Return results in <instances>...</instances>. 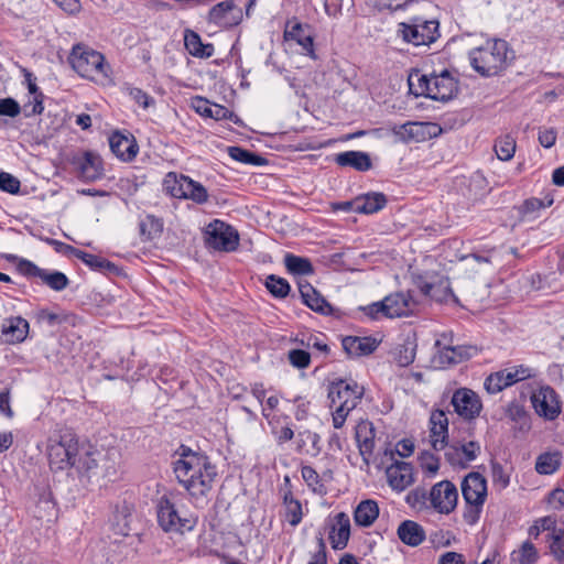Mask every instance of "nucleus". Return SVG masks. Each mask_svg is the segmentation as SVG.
Listing matches in <instances>:
<instances>
[{"mask_svg": "<svg viewBox=\"0 0 564 564\" xmlns=\"http://www.w3.org/2000/svg\"><path fill=\"white\" fill-rule=\"evenodd\" d=\"M174 474L197 507L207 505L216 481L217 469L206 455L191 449L184 451L174 463Z\"/></svg>", "mask_w": 564, "mask_h": 564, "instance_id": "1", "label": "nucleus"}, {"mask_svg": "<svg viewBox=\"0 0 564 564\" xmlns=\"http://www.w3.org/2000/svg\"><path fill=\"white\" fill-rule=\"evenodd\" d=\"M68 61L73 69L85 79L102 86L111 82L112 69L104 54L86 44L74 45Z\"/></svg>", "mask_w": 564, "mask_h": 564, "instance_id": "2", "label": "nucleus"}, {"mask_svg": "<svg viewBox=\"0 0 564 564\" xmlns=\"http://www.w3.org/2000/svg\"><path fill=\"white\" fill-rule=\"evenodd\" d=\"M468 57L478 74L489 77L502 72L513 56L505 40L492 39L469 51Z\"/></svg>", "mask_w": 564, "mask_h": 564, "instance_id": "3", "label": "nucleus"}, {"mask_svg": "<svg viewBox=\"0 0 564 564\" xmlns=\"http://www.w3.org/2000/svg\"><path fill=\"white\" fill-rule=\"evenodd\" d=\"M409 86L416 96H425L436 101L449 100L457 90V83L447 70L440 75H411Z\"/></svg>", "mask_w": 564, "mask_h": 564, "instance_id": "4", "label": "nucleus"}, {"mask_svg": "<svg viewBox=\"0 0 564 564\" xmlns=\"http://www.w3.org/2000/svg\"><path fill=\"white\" fill-rule=\"evenodd\" d=\"M156 516L159 525L165 532L185 533L192 531L197 519L183 513L178 506L169 496H162L156 503Z\"/></svg>", "mask_w": 564, "mask_h": 564, "instance_id": "5", "label": "nucleus"}, {"mask_svg": "<svg viewBox=\"0 0 564 564\" xmlns=\"http://www.w3.org/2000/svg\"><path fill=\"white\" fill-rule=\"evenodd\" d=\"M79 443L70 432H65L57 437L51 436L47 441V456L50 466L55 470H64L72 467Z\"/></svg>", "mask_w": 564, "mask_h": 564, "instance_id": "6", "label": "nucleus"}, {"mask_svg": "<svg viewBox=\"0 0 564 564\" xmlns=\"http://www.w3.org/2000/svg\"><path fill=\"white\" fill-rule=\"evenodd\" d=\"M398 34L403 41L415 46L429 45L438 36V22L413 17L408 22L399 23Z\"/></svg>", "mask_w": 564, "mask_h": 564, "instance_id": "7", "label": "nucleus"}, {"mask_svg": "<svg viewBox=\"0 0 564 564\" xmlns=\"http://www.w3.org/2000/svg\"><path fill=\"white\" fill-rule=\"evenodd\" d=\"M205 242L208 247L230 252L239 245V235L230 225L215 219L205 229Z\"/></svg>", "mask_w": 564, "mask_h": 564, "instance_id": "8", "label": "nucleus"}, {"mask_svg": "<svg viewBox=\"0 0 564 564\" xmlns=\"http://www.w3.org/2000/svg\"><path fill=\"white\" fill-rule=\"evenodd\" d=\"M105 459V456L90 444H80L77 448L75 457H73L72 467H74L82 478L91 480L100 476L105 477L108 474H101L99 470V463Z\"/></svg>", "mask_w": 564, "mask_h": 564, "instance_id": "9", "label": "nucleus"}, {"mask_svg": "<svg viewBox=\"0 0 564 564\" xmlns=\"http://www.w3.org/2000/svg\"><path fill=\"white\" fill-rule=\"evenodd\" d=\"M364 395V388L356 382L339 380L328 387V399L332 405H343L346 410H354Z\"/></svg>", "mask_w": 564, "mask_h": 564, "instance_id": "10", "label": "nucleus"}, {"mask_svg": "<svg viewBox=\"0 0 564 564\" xmlns=\"http://www.w3.org/2000/svg\"><path fill=\"white\" fill-rule=\"evenodd\" d=\"M462 495L467 505L479 513L487 498V481L479 473H469L462 481ZM477 516L473 518V521Z\"/></svg>", "mask_w": 564, "mask_h": 564, "instance_id": "11", "label": "nucleus"}, {"mask_svg": "<svg viewBox=\"0 0 564 564\" xmlns=\"http://www.w3.org/2000/svg\"><path fill=\"white\" fill-rule=\"evenodd\" d=\"M458 491L449 480H442L435 484L430 491V502L440 513L448 514L457 506Z\"/></svg>", "mask_w": 564, "mask_h": 564, "instance_id": "12", "label": "nucleus"}, {"mask_svg": "<svg viewBox=\"0 0 564 564\" xmlns=\"http://www.w3.org/2000/svg\"><path fill=\"white\" fill-rule=\"evenodd\" d=\"M531 403L536 414L545 420L553 421L561 413V403L557 394L549 386L541 387L533 392Z\"/></svg>", "mask_w": 564, "mask_h": 564, "instance_id": "13", "label": "nucleus"}, {"mask_svg": "<svg viewBox=\"0 0 564 564\" xmlns=\"http://www.w3.org/2000/svg\"><path fill=\"white\" fill-rule=\"evenodd\" d=\"M455 412L465 420H474L479 416L482 403L479 395L468 388L457 389L451 400Z\"/></svg>", "mask_w": 564, "mask_h": 564, "instance_id": "14", "label": "nucleus"}, {"mask_svg": "<svg viewBox=\"0 0 564 564\" xmlns=\"http://www.w3.org/2000/svg\"><path fill=\"white\" fill-rule=\"evenodd\" d=\"M386 305V317L395 318L412 314L416 302L409 292H397L383 299Z\"/></svg>", "mask_w": 564, "mask_h": 564, "instance_id": "15", "label": "nucleus"}, {"mask_svg": "<svg viewBox=\"0 0 564 564\" xmlns=\"http://www.w3.org/2000/svg\"><path fill=\"white\" fill-rule=\"evenodd\" d=\"M430 443L435 451L446 447L448 437V419L443 410H435L430 416Z\"/></svg>", "mask_w": 564, "mask_h": 564, "instance_id": "16", "label": "nucleus"}, {"mask_svg": "<svg viewBox=\"0 0 564 564\" xmlns=\"http://www.w3.org/2000/svg\"><path fill=\"white\" fill-rule=\"evenodd\" d=\"M389 485L398 491H403L413 482L412 466L405 462H395L386 469Z\"/></svg>", "mask_w": 564, "mask_h": 564, "instance_id": "17", "label": "nucleus"}, {"mask_svg": "<svg viewBox=\"0 0 564 564\" xmlns=\"http://www.w3.org/2000/svg\"><path fill=\"white\" fill-rule=\"evenodd\" d=\"M284 39L285 41H295L308 56L315 58L313 37L297 20L293 19L286 22Z\"/></svg>", "mask_w": 564, "mask_h": 564, "instance_id": "18", "label": "nucleus"}, {"mask_svg": "<svg viewBox=\"0 0 564 564\" xmlns=\"http://www.w3.org/2000/svg\"><path fill=\"white\" fill-rule=\"evenodd\" d=\"M112 153L122 161H131L138 153V145L133 138L115 132L109 138Z\"/></svg>", "mask_w": 564, "mask_h": 564, "instance_id": "19", "label": "nucleus"}, {"mask_svg": "<svg viewBox=\"0 0 564 564\" xmlns=\"http://www.w3.org/2000/svg\"><path fill=\"white\" fill-rule=\"evenodd\" d=\"M350 536V519L347 513L339 512L329 532V541L334 550L346 547Z\"/></svg>", "mask_w": 564, "mask_h": 564, "instance_id": "20", "label": "nucleus"}, {"mask_svg": "<svg viewBox=\"0 0 564 564\" xmlns=\"http://www.w3.org/2000/svg\"><path fill=\"white\" fill-rule=\"evenodd\" d=\"M79 176L84 181H96L104 174L102 162L99 155L93 152H86L76 161Z\"/></svg>", "mask_w": 564, "mask_h": 564, "instance_id": "21", "label": "nucleus"}, {"mask_svg": "<svg viewBox=\"0 0 564 564\" xmlns=\"http://www.w3.org/2000/svg\"><path fill=\"white\" fill-rule=\"evenodd\" d=\"M299 290L304 304L311 310L324 315L332 314L330 304L310 283L300 282Z\"/></svg>", "mask_w": 564, "mask_h": 564, "instance_id": "22", "label": "nucleus"}, {"mask_svg": "<svg viewBox=\"0 0 564 564\" xmlns=\"http://www.w3.org/2000/svg\"><path fill=\"white\" fill-rule=\"evenodd\" d=\"M29 333V323L26 319L17 316L3 321L2 335L6 341L10 344L22 343Z\"/></svg>", "mask_w": 564, "mask_h": 564, "instance_id": "23", "label": "nucleus"}, {"mask_svg": "<svg viewBox=\"0 0 564 564\" xmlns=\"http://www.w3.org/2000/svg\"><path fill=\"white\" fill-rule=\"evenodd\" d=\"M398 538L402 543L415 547L425 540V531L421 524L412 520H404L397 530Z\"/></svg>", "mask_w": 564, "mask_h": 564, "instance_id": "24", "label": "nucleus"}, {"mask_svg": "<svg viewBox=\"0 0 564 564\" xmlns=\"http://www.w3.org/2000/svg\"><path fill=\"white\" fill-rule=\"evenodd\" d=\"M378 343L371 337L347 336L343 339V348L350 357H360L376 350Z\"/></svg>", "mask_w": 564, "mask_h": 564, "instance_id": "25", "label": "nucleus"}, {"mask_svg": "<svg viewBox=\"0 0 564 564\" xmlns=\"http://www.w3.org/2000/svg\"><path fill=\"white\" fill-rule=\"evenodd\" d=\"M355 213L359 214H373L381 210L386 204L387 198L382 193H367L354 199Z\"/></svg>", "mask_w": 564, "mask_h": 564, "instance_id": "26", "label": "nucleus"}, {"mask_svg": "<svg viewBox=\"0 0 564 564\" xmlns=\"http://www.w3.org/2000/svg\"><path fill=\"white\" fill-rule=\"evenodd\" d=\"M379 516V507L375 500L367 499L359 502L354 512V519L357 525L368 528Z\"/></svg>", "mask_w": 564, "mask_h": 564, "instance_id": "27", "label": "nucleus"}, {"mask_svg": "<svg viewBox=\"0 0 564 564\" xmlns=\"http://www.w3.org/2000/svg\"><path fill=\"white\" fill-rule=\"evenodd\" d=\"M475 350L471 346L448 345L440 349V359L442 364L456 365L470 358Z\"/></svg>", "mask_w": 564, "mask_h": 564, "instance_id": "28", "label": "nucleus"}, {"mask_svg": "<svg viewBox=\"0 0 564 564\" xmlns=\"http://www.w3.org/2000/svg\"><path fill=\"white\" fill-rule=\"evenodd\" d=\"M421 291L437 302H448L449 300L457 301L454 293L449 288L447 279H441L437 283H422L419 284Z\"/></svg>", "mask_w": 564, "mask_h": 564, "instance_id": "29", "label": "nucleus"}, {"mask_svg": "<svg viewBox=\"0 0 564 564\" xmlns=\"http://www.w3.org/2000/svg\"><path fill=\"white\" fill-rule=\"evenodd\" d=\"M335 162L340 166H351L357 171H368L371 161L367 153L359 151H347L336 155Z\"/></svg>", "mask_w": 564, "mask_h": 564, "instance_id": "30", "label": "nucleus"}, {"mask_svg": "<svg viewBox=\"0 0 564 564\" xmlns=\"http://www.w3.org/2000/svg\"><path fill=\"white\" fill-rule=\"evenodd\" d=\"M356 438L359 452L364 460L368 464L375 448L373 429L368 423L358 425L356 430Z\"/></svg>", "mask_w": 564, "mask_h": 564, "instance_id": "31", "label": "nucleus"}, {"mask_svg": "<svg viewBox=\"0 0 564 564\" xmlns=\"http://www.w3.org/2000/svg\"><path fill=\"white\" fill-rule=\"evenodd\" d=\"M186 50L196 57H210L214 53L212 44H204L200 36L194 31H186L184 36Z\"/></svg>", "mask_w": 564, "mask_h": 564, "instance_id": "32", "label": "nucleus"}, {"mask_svg": "<svg viewBox=\"0 0 564 564\" xmlns=\"http://www.w3.org/2000/svg\"><path fill=\"white\" fill-rule=\"evenodd\" d=\"M284 265L286 270L294 275H311L314 273V268L307 258L292 253L284 256Z\"/></svg>", "mask_w": 564, "mask_h": 564, "instance_id": "33", "label": "nucleus"}, {"mask_svg": "<svg viewBox=\"0 0 564 564\" xmlns=\"http://www.w3.org/2000/svg\"><path fill=\"white\" fill-rule=\"evenodd\" d=\"M301 475L305 484L315 492L318 495H325L326 494V487L323 482V478L332 477V473L327 471L321 477L318 473L308 465H305L301 468Z\"/></svg>", "mask_w": 564, "mask_h": 564, "instance_id": "34", "label": "nucleus"}, {"mask_svg": "<svg viewBox=\"0 0 564 564\" xmlns=\"http://www.w3.org/2000/svg\"><path fill=\"white\" fill-rule=\"evenodd\" d=\"M561 465V454L558 452L543 453L538 456L535 470L541 475H551L555 473Z\"/></svg>", "mask_w": 564, "mask_h": 564, "instance_id": "35", "label": "nucleus"}, {"mask_svg": "<svg viewBox=\"0 0 564 564\" xmlns=\"http://www.w3.org/2000/svg\"><path fill=\"white\" fill-rule=\"evenodd\" d=\"M140 234L145 240L159 237L163 231V221L153 215H147L140 221Z\"/></svg>", "mask_w": 564, "mask_h": 564, "instance_id": "36", "label": "nucleus"}, {"mask_svg": "<svg viewBox=\"0 0 564 564\" xmlns=\"http://www.w3.org/2000/svg\"><path fill=\"white\" fill-rule=\"evenodd\" d=\"M188 176H185L183 174L178 175L174 172H170L165 175L163 180V187L171 196L175 198H182V195L184 194L183 187H185V184L187 182Z\"/></svg>", "mask_w": 564, "mask_h": 564, "instance_id": "37", "label": "nucleus"}, {"mask_svg": "<svg viewBox=\"0 0 564 564\" xmlns=\"http://www.w3.org/2000/svg\"><path fill=\"white\" fill-rule=\"evenodd\" d=\"M184 194L182 195L183 199H191L196 204H205L208 200L207 189L198 182L187 178L185 187H183Z\"/></svg>", "mask_w": 564, "mask_h": 564, "instance_id": "38", "label": "nucleus"}, {"mask_svg": "<svg viewBox=\"0 0 564 564\" xmlns=\"http://www.w3.org/2000/svg\"><path fill=\"white\" fill-rule=\"evenodd\" d=\"M516 139L510 134L502 135L496 140L495 152L500 161H510L516 153Z\"/></svg>", "mask_w": 564, "mask_h": 564, "instance_id": "39", "label": "nucleus"}, {"mask_svg": "<svg viewBox=\"0 0 564 564\" xmlns=\"http://www.w3.org/2000/svg\"><path fill=\"white\" fill-rule=\"evenodd\" d=\"M538 558V550L530 541H524L520 549L511 554L512 562L518 564H534Z\"/></svg>", "mask_w": 564, "mask_h": 564, "instance_id": "40", "label": "nucleus"}, {"mask_svg": "<svg viewBox=\"0 0 564 564\" xmlns=\"http://www.w3.org/2000/svg\"><path fill=\"white\" fill-rule=\"evenodd\" d=\"M553 197L545 196L544 198L531 197L523 202L520 207V213L524 217H534L538 213L553 204Z\"/></svg>", "mask_w": 564, "mask_h": 564, "instance_id": "41", "label": "nucleus"}, {"mask_svg": "<svg viewBox=\"0 0 564 564\" xmlns=\"http://www.w3.org/2000/svg\"><path fill=\"white\" fill-rule=\"evenodd\" d=\"M285 518L292 527H296L302 521V506L291 492L284 495Z\"/></svg>", "mask_w": 564, "mask_h": 564, "instance_id": "42", "label": "nucleus"}, {"mask_svg": "<svg viewBox=\"0 0 564 564\" xmlns=\"http://www.w3.org/2000/svg\"><path fill=\"white\" fill-rule=\"evenodd\" d=\"M228 154L232 160L245 164L262 165L265 163V159H263L262 156L257 155L240 147H229Z\"/></svg>", "mask_w": 564, "mask_h": 564, "instance_id": "43", "label": "nucleus"}, {"mask_svg": "<svg viewBox=\"0 0 564 564\" xmlns=\"http://www.w3.org/2000/svg\"><path fill=\"white\" fill-rule=\"evenodd\" d=\"M75 254L85 264L90 267L91 269L99 271H112L116 270V265L104 258H100L95 254H90L80 250H76Z\"/></svg>", "mask_w": 564, "mask_h": 564, "instance_id": "44", "label": "nucleus"}, {"mask_svg": "<svg viewBox=\"0 0 564 564\" xmlns=\"http://www.w3.org/2000/svg\"><path fill=\"white\" fill-rule=\"evenodd\" d=\"M40 279L44 284L48 285L54 291H62L68 285L67 276L58 271L48 272L43 270Z\"/></svg>", "mask_w": 564, "mask_h": 564, "instance_id": "45", "label": "nucleus"}, {"mask_svg": "<svg viewBox=\"0 0 564 564\" xmlns=\"http://www.w3.org/2000/svg\"><path fill=\"white\" fill-rule=\"evenodd\" d=\"M265 286L275 297H285L290 292L288 281L273 274L267 278Z\"/></svg>", "mask_w": 564, "mask_h": 564, "instance_id": "46", "label": "nucleus"}, {"mask_svg": "<svg viewBox=\"0 0 564 564\" xmlns=\"http://www.w3.org/2000/svg\"><path fill=\"white\" fill-rule=\"evenodd\" d=\"M232 0H226L214 6L209 11V19L216 23H226V14L235 9Z\"/></svg>", "mask_w": 564, "mask_h": 564, "instance_id": "47", "label": "nucleus"}, {"mask_svg": "<svg viewBox=\"0 0 564 564\" xmlns=\"http://www.w3.org/2000/svg\"><path fill=\"white\" fill-rule=\"evenodd\" d=\"M507 387H508V382L505 381L503 373H501V371L490 375L485 380V389L490 394L498 393Z\"/></svg>", "mask_w": 564, "mask_h": 564, "instance_id": "48", "label": "nucleus"}, {"mask_svg": "<svg viewBox=\"0 0 564 564\" xmlns=\"http://www.w3.org/2000/svg\"><path fill=\"white\" fill-rule=\"evenodd\" d=\"M550 549L552 554L558 560L564 561V530L551 533Z\"/></svg>", "mask_w": 564, "mask_h": 564, "instance_id": "49", "label": "nucleus"}, {"mask_svg": "<svg viewBox=\"0 0 564 564\" xmlns=\"http://www.w3.org/2000/svg\"><path fill=\"white\" fill-rule=\"evenodd\" d=\"M443 451H445L444 455L452 466L467 467L459 451V443L451 445L446 443V447Z\"/></svg>", "mask_w": 564, "mask_h": 564, "instance_id": "50", "label": "nucleus"}, {"mask_svg": "<svg viewBox=\"0 0 564 564\" xmlns=\"http://www.w3.org/2000/svg\"><path fill=\"white\" fill-rule=\"evenodd\" d=\"M21 187L20 181L10 173H0V189L10 194H18Z\"/></svg>", "mask_w": 564, "mask_h": 564, "instance_id": "51", "label": "nucleus"}, {"mask_svg": "<svg viewBox=\"0 0 564 564\" xmlns=\"http://www.w3.org/2000/svg\"><path fill=\"white\" fill-rule=\"evenodd\" d=\"M490 467L492 482L495 485H498L501 489H505L510 481L509 475L505 471L503 467L497 462H492Z\"/></svg>", "mask_w": 564, "mask_h": 564, "instance_id": "52", "label": "nucleus"}, {"mask_svg": "<svg viewBox=\"0 0 564 564\" xmlns=\"http://www.w3.org/2000/svg\"><path fill=\"white\" fill-rule=\"evenodd\" d=\"M419 0H378V7L380 10H389L391 12L405 10Z\"/></svg>", "mask_w": 564, "mask_h": 564, "instance_id": "53", "label": "nucleus"}, {"mask_svg": "<svg viewBox=\"0 0 564 564\" xmlns=\"http://www.w3.org/2000/svg\"><path fill=\"white\" fill-rule=\"evenodd\" d=\"M459 451L463 455V458L468 466L473 460L477 458L480 453V445L477 442H468L465 444H459Z\"/></svg>", "mask_w": 564, "mask_h": 564, "instance_id": "54", "label": "nucleus"}, {"mask_svg": "<svg viewBox=\"0 0 564 564\" xmlns=\"http://www.w3.org/2000/svg\"><path fill=\"white\" fill-rule=\"evenodd\" d=\"M289 360L294 367L303 369L310 365L311 356L305 350L293 349L289 352Z\"/></svg>", "mask_w": 564, "mask_h": 564, "instance_id": "55", "label": "nucleus"}, {"mask_svg": "<svg viewBox=\"0 0 564 564\" xmlns=\"http://www.w3.org/2000/svg\"><path fill=\"white\" fill-rule=\"evenodd\" d=\"M21 111L20 105L12 98L0 99V115L17 117Z\"/></svg>", "mask_w": 564, "mask_h": 564, "instance_id": "56", "label": "nucleus"}, {"mask_svg": "<svg viewBox=\"0 0 564 564\" xmlns=\"http://www.w3.org/2000/svg\"><path fill=\"white\" fill-rule=\"evenodd\" d=\"M308 564H327L326 544L323 536H317V550L311 555Z\"/></svg>", "mask_w": 564, "mask_h": 564, "instance_id": "57", "label": "nucleus"}, {"mask_svg": "<svg viewBox=\"0 0 564 564\" xmlns=\"http://www.w3.org/2000/svg\"><path fill=\"white\" fill-rule=\"evenodd\" d=\"M534 529H536V534L540 531H560L561 529L556 528V520L553 517H543L535 521Z\"/></svg>", "mask_w": 564, "mask_h": 564, "instance_id": "58", "label": "nucleus"}, {"mask_svg": "<svg viewBox=\"0 0 564 564\" xmlns=\"http://www.w3.org/2000/svg\"><path fill=\"white\" fill-rule=\"evenodd\" d=\"M551 508L558 510L564 506V490L561 488L553 489L546 499Z\"/></svg>", "mask_w": 564, "mask_h": 564, "instance_id": "59", "label": "nucleus"}, {"mask_svg": "<svg viewBox=\"0 0 564 564\" xmlns=\"http://www.w3.org/2000/svg\"><path fill=\"white\" fill-rule=\"evenodd\" d=\"M361 310L372 319L378 318L380 314L386 316V305L383 300L365 306Z\"/></svg>", "mask_w": 564, "mask_h": 564, "instance_id": "60", "label": "nucleus"}, {"mask_svg": "<svg viewBox=\"0 0 564 564\" xmlns=\"http://www.w3.org/2000/svg\"><path fill=\"white\" fill-rule=\"evenodd\" d=\"M192 106L197 113L209 118V111H212L213 104L207 99L203 97H195L192 101Z\"/></svg>", "mask_w": 564, "mask_h": 564, "instance_id": "61", "label": "nucleus"}, {"mask_svg": "<svg viewBox=\"0 0 564 564\" xmlns=\"http://www.w3.org/2000/svg\"><path fill=\"white\" fill-rule=\"evenodd\" d=\"M335 406H336V409L333 412V425H334L335 429H340V427L344 426L348 414L352 410H346L345 409L346 406H343V405L341 406L340 405H335Z\"/></svg>", "mask_w": 564, "mask_h": 564, "instance_id": "62", "label": "nucleus"}, {"mask_svg": "<svg viewBox=\"0 0 564 564\" xmlns=\"http://www.w3.org/2000/svg\"><path fill=\"white\" fill-rule=\"evenodd\" d=\"M130 96L137 104L142 106L144 109L148 108L151 105V102H153V99L140 88H132L130 90Z\"/></svg>", "mask_w": 564, "mask_h": 564, "instance_id": "63", "label": "nucleus"}, {"mask_svg": "<svg viewBox=\"0 0 564 564\" xmlns=\"http://www.w3.org/2000/svg\"><path fill=\"white\" fill-rule=\"evenodd\" d=\"M438 564H465L464 556L456 552H446L443 554Z\"/></svg>", "mask_w": 564, "mask_h": 564, "instance_id": "64", "label": "nucleus"}]
</instances>
